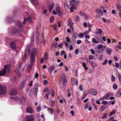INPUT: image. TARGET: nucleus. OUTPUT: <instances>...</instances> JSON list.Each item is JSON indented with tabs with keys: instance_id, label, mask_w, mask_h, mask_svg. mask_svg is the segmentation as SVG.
<instances>
[{
	"instance_id": "1",
	"label": "nucleus",
	"mask_w": 121,
	"mask_h": 121,
	"mask_svg": "<svg viewBox=\"0 0 121 121\" xmlns=\"http://www.w3.org/2000/svg\"><path fill=\"white\" fill-rule=\"evenodd\" d=\"M46 4L48 6H49V9L50 12H51L55 5V3L52 0H47Z\"/></svg>"
},
{
	"instance_id": "2",
	"label": "nucleus",
	"mask_w": 121,
	"mask_h": 121,
	"mask_svg": "<svg viewBox=\"0 0 121 121\" xmlns=\"http://www.w3.org/2000/svg\"><path fill=\"white\" fill-rule=\"evenodd\" d=\"M15 100L17 102L22 103L26 100L25 98L23 96L19 95L18 96H15Z\"/></svg>"
},
{
	"instance_id": "3",
	"label": "nucleus",
	"mask_w": 121,
	"mask_h": 121,
	"mask_svg": "<svg viewBox=\"0 0 121 121\" xmlns=\"http://www.w3.org/2000/svg\"><path fill=\"white\" fill-rule=\"evenodd\" d=\"M10 70L9 67L8 65H4V68L0 71V76H3L5 73L6 71H9Z\"/></svg>"
},
{
	"instance_id": "4",
	"label": "nucleus",
	"mask_w": 121,
	"mask_h": 121,
	"mask_svg": "<svg viewBox=\"0 0 121 121\" xmlns=\"http://www.w3.org/2000/svg\"><path fill=\"white\" fill-rule=\"evenodd\" d=\"M29 79V76H27L26 77L25 80H23L21 83L19 87L20 90H22L23 89L24 86L26 82V81H28Z\"/></svg>"
},
{
	"instance_id": "5",
	"label": "nucleus",
	"mask_w": 121,
	"mask_h": 121,
	"mask_svg": "<svg viewBox=\"0 0 121 121\" xmlns=\"http://www.w3.org/2000/svg\"><path fill=\"white\" fill-rule=\"evenodd\" d=\"M60 82H62L63 84V85L65 86L66 83L67 82V79L65 77V74L64 73H63L62 74L61 78L60 79Z\"/></svg>"
},
{
	"instance_id": "6",
	"label": "nucleus",
	"mask_w": 121,
	"mask_h": 121,
	"mask_svg": "<svg viewBox=\"0 0 121 121\" xmlns=\"http://www.w3.org/2000/svg\"><path fill=\"white\" fill-rule=\"evenodd\" d=\"M6 89L5 87L0 85V96L1 95H3L6 93Z\"/></svg>"
},
{
	"instance_id": "7",
	"label": "nucleus",
	"mask_w": 121,
	"mask_h": 121,
	"mask_svg": "<svg viewBox=\"0 0 121 121\" xmlns=\"http://www.w3.org/2000/svg\"><path fill=\"white\" fill-rule=\"evenodd\" d=\"M56 10L58 15L59 16H60L62 13L60 11V6L58 3L56 4Z\"/></svg>"
},
{
	"instance_id": "8",
	"label": "nucleus",
	"mask_w": 121,
	"mask_h": 121,
	"mask_svg": "<svg viewBox=\"0 0 121 121\" xmlns=\"http://www.w3.org/2000/svg\"><path fill=\"white\" fill-rule=\"evenodd\" d=\"M22 31L21 30H17L16 29H14L11 31V34L12 35L17 34H19Z\"/></svg>"
},
{
	"instance_id": "9",
	"label": "nucleus",
	"mask_w": 121,
	"mask_h": 121,
	"mask_svg": "<svg viewBox=\"0 0 121 121\" xmlns=\"http://www.w3.org/2000/svg\"><path fill=\"white\" fill-rule=\"evenodd\" d=\"M34 59L33 58H30V62L31 63L30 64L28 65L27 66V68L28 69L30 70L32 69L34 63Z\"/></svg>"
},
{
	"instance_id": "10",
	"label": "nucleus",
	"mask_w": 121,
	"mask_h": 121,
	"mask_svg": "<svg viewBox=\"0 0 121 121\" xmlns=\"http://www.w3.org/2000/svg\"><path fill=\"white\" fill-rule=\"evenodd\" d=\"M17 91L15 88L13 89L11 91L10 95H16L17 94Z\"/></svg>"
},
{
	"instance_id": "11",
	"label": "nucleus",
	"mask_w": 121,
	"mask_h": 121,
	"mask_svg": "<svg viewBox=\"0 0 121 121\" xmlns=\"http://www.w3.org/2000/svg\"><path fill=\"white\" fill-rule=\"evenodd\" d=\"M25 121H34L33 116L30 115V116H28L26 117Z\"/></svg>"
},
{
	"instance_id": "12",
	"label": "nucleus",
	"mask_w": 121,
	"mask_h": 121,
	"mask_svg": "<svg viewBox=\"0 0 121 121\" xmlns=\"http://www.w3.org/2000/svg\"><path fill=\"white\" fill-rule=\"evenodd\" d=\"M37 50V48H35L33 49L30 54V58H33V59H35V52Z\"/></svg>"
},
{
	"instance_id": "13",
	"label": "nucleus",
	"mask_w": 121,
	"mask_h": 121,
	"mask_svg": "<svg viewBox=\"0 0 121 121\" xmlns=\"http://www.w3.org/2000/svg\"><path fill=\"white\" fill-rule=\"evenodd\" d=\"M67 22L69 26L72 30L73 31V27L72 24H73L71 20L70 19H69L67 21Z\"/></svg>"
},
{
	"instance_id": "14",
	"label": "nucleus",
	"mask_w": 121,
	"mask_h": 121,
	"mask_svg": "<svg viewBox=\"0 0 121 121\" xmlns=\"http://www.w3.org/2000/svg\"><path fill=\"white\" fill-rule=\"evenodd\" d=\"M35 87L33 90L34 93L35 95L37 96L38 88V84L37 83L35 84Z\"/></svg>"
},
{
	"instance_id": "15",
	"label": "nucleus",
	"mask_w": 121,
	"mask_h": 121,
	"mask_svg": "<svg viewBox=\"0 0 121 121\" xmlns=\"http://www.w3.org/2000/svg\"><path fill=\"white\" fill-rule=\"evenodd\" d=\"M27 112L30 113L32 114L34 112L30 106L28 107L26 109Z\"/></svg>"
},
{
	"instance_id": "16",
	"label": "nucleus",
	"mask_w": 121,
	"mask_h": 121,
	"mask_svg": "<svg viewBox=\"0 0 121 121\" xmlns=\"http://www.w3.org/2000/svg\"><path fill=\"white\" fill-rule=\"evenodd\" d=\"M90 93L93 95H96L97 93V91L95 89H91L90 90Z\"/></svg>"
},
{
	"instance_id": "17",
	"label": "nucleus",
	"mask_w": 121,
	"mask_h": 121,
	"mask_svg": "<svg viewBox=\"0 0 121 121\" xmlns=\"http://www.w3.org/2000/svg\"><path fill=\"white\" fill-rule=\"evenodd\" d=\"M106 51L107 54L109 55H110L111 54V53L112 51L113 50L111 48H107L106 49Z\"/></svg>"
},
{
	"instance_id": "18",
	"label": "nucleus",
	"mask_w": 121,
	"mask_h": 121,
	"mask_svg": "<svg viewBox=\"0 0 121 121\" xmlns=\"http://www.w3.org/2000/svg\"><path fill=\"white\" fill-rule=\"evenodd\" d=\"M11 48L13 49H16L15 43V42H11L10 44Z\"/></svg>"
},
{
	"instance_id": "19",
	"label": "nucleus",
	"mask_w": 121,
	"mask_h": 121,
	"mask_svg": "<svg viewBox=\"0 0 121 121\" xmlns=\"http://www.w3.org/2000/svg\"><path fill=\"white\" fill-rule=\"evenodd\" d=\"M31 3L35 6L37 5L38 4L37 0H30Z\"/></svg>"
},
{
	"instance_id": "20",
	"label": "nucleus",
	"mask_w": 121,
	"mask_h": 121,
	"mask_svg": "<svg viewBox=\"0 0 121 121\" xmlns=\"http://www.w3.org/2000/svg\"><path fill=\"white\" fill-rule=\"evenodd\" d=\"M95 11L99 15L102 16L103 15V13L102 10L100 9H96Z\"/></svg>"
},
{
	"instance_id": "21",
	"label": "nucleus",
	"mask_w": 121,
	"mask_h": 121,
	"mask_svg": "<svg viewBox=\"0 0 121 121\" xmlns=\"http://www.w3.org/2000/svg\"><path fill=\"white\" fill-rule=\"evenodd\" d=\"M32 19L29 17H27L26 18H24V22H23V24H25V22H30L31 21Z\"/></svg>"
},
{
	"instance_id": "22",
	"label": "nucleus",
	"mask_w": 121,
	"mask_h": 121,
	"mask_svg": "<svg viewBox=\"0 0 121 121\" xmlns=\"http://www.w3.org/2000/svg\"><path fill=\"white\" fill-rule=\"evenodd\" d=\"M64 7L65 9L67 10L69 9V7L67 4V1L66 0H64Z\"/></svg>"
},
{
	"instance_id": "23",
	"label": "nucleus",
	"mask_w": 121,
	"mask_h": 121,
	"mask_svg": "<svg viewBox=\"0 0 121 121\" xmlns=\"http://www.w3.org/2000/svg\"><path fill=\"white\" fill-rule=\"evenodd\" d=\"M55 68V66L53 65L50 66L48 69V71L50 72H52Z\"/></svg>"
},
{
	"instance_id": "24",
	"label": "nucleus",
	"mask_w": 121,
	"mask_h": 121,
	"mask_svg": "<svg viewBox=\"0 0 121 121\" xmlns=\"http://www.w3.org/2000/svg\"><path fill=\"white\" fill-rule=\"evenodd\" d=\"M45 60H47L48 59V55L47 53H45L43 57Z\"/></svg>"
},
{
	"instance_id": "25",
	"label": "nucleus",
	"mask_w": 121,
	"mask_h": 121,
	"mask_svg": "<svg viewBox=\"0 0 121 121\" xmlns=\"http://www.w3.org/2000/svg\"><path fill=\"white\" fill-rule=\"evenodd\" d=\"M17 25L20 27L22 28V22L19 21H17L16 23Z\"/></svg>"
},
{
	"instance_id": "26",
	"label": "nucleus",
	"mask_w": 121,
	"mask_h": 121,
	"mask_svg": "<svg viewBox=\"0 0 121 121\" xmlns=\"http://www.w3.org/2000/svg\"><path fill=\"white\" fill-rule=\"evenodd\" d=\"M116 6L117 9L120 11H121V5L117 4L116 5Z\"/></svg>"
},
{
	"instance_id": "27",
	"label": "nucleus",
	"mask_w": 121,
	"mask_h": 121,
	"mask_svg": "<svg viewBox=\"0 0 121 121\" xmlns=\"http://www.w3.org/2000/svg\"><path fill=\"white\" fill-rule=\"evenodd\" d=\"M90 64L92 68L94 67L96 65V64L95 63L92 61L90 62Z\"/></svg>"
},
{
	"instance_id": "28",
	"label": "nucleus",
	"mask_w": 121,
	"mask_h": 121,
	"mask_svg": "<svg viewBox=\"0 0 121 121\" xmlns=\"http://www.w3.org/2000/svg\"><path fill=\"white\" fill-rule=\"evenodd\" d=\"M105 107L104 105H102L99 109V110L101 111L102 112L106 108Z\"/></svg>"
},
{
	"instance_id": "29",
	"label": "nucleus",
	"mask_w": 121,
	"mask_h": 121,
	"mask_svg": "<svg viewBox=\"0 0 121 121\" xmlns=\"http://www.w3.org/2000/svg\"><path fill=\"white\" fill-rule=\"evenodd\" d=\"M82 66L83 67L84 69L86 70L88 69V68L86 66V64L85 62H83L82 63Z\"/></svg>"
},
{
	"instance_id": "30",
	"label": "nucleus",
	"mask_w": 121,
	"mask_h": 121,
	"mask_svg": "<svg viewBox=\"0 0 121 121\" xmlns=\"http://www.w3.org/2000/svg\"><path fill=\"white\" fill-rule=\"evenodd\" d=\"M73 9H74L75 10H76L77 9V8L75 6H73L72 7H70V12H73L74 11Z\"/></svg>"
},
{
	"instance_id": "31",
	"label": "nucleus",
	"mask_w": 121,
	"mask_h": 121,
	"mask_svg": "<svg viewBox=\"0 0 121 121\" xmlns=\"http://www.w3.org/2000/svg\"><path fill=\"white\" fill-rule=\"evenodd\" d=\"M49 92H51V96L52 97H53L55 95V92L54 90L52 89H51L49 90Z\"/></svg>"
},
{
	"instance_id": "32",
	"label": "nucleus",
	"mask_w": 121,
	"mask_h": 121,
	"mask_svg": "<svg viewBox=\"0 0 121 121\" xmlns=\"http://www.w3.org/2000/svg\"><path fill=\"white\" fill-rule=\"evenodd\" d=\"M78 33H74L72 36V38L76 39L77 38Z\"/></svg>"
},
{
	"instance_id": "33",
	"label": "nucleus",
	"mask_w": 121,
	"mask_h": 121,
	"mask_svg": "<svg viewBox=\"0 0 121 121\" xmlns=\"http://www.w3.org/2000/svg\"><path fill=\"white\" fill-rule=\"evenodd\" d=\"M34 35L33 34L31 36V42L32 44H33L34 43Z\"/></svg>"
},
{
	"instance_id": "34",
	"label": "nucleus",
	"mask_w": 121,
	"mask_h": 121,
	"mask_svg": "<svg viewBox=\"0 0 121 121\" xmlns=\"http://www.w3.org/2000/svg\"><path fill=\"white\" fill-rule=\"evenodd\" d=\"M50 92H48V93L46 94L45 97L47 98V99H48V96L50 94Z\"/></svg>"
},
{
	"instance_id": "35",
	"label": "nucleus",
	"mask_w": 121,
	"mask_h": 121,
	"mask_svg": "<svg viewBox=\"0 0 121 121\" xmlns=\"http://www.w3.org/2000/svg\"><path fill=\"white\" fill-rule=\"evenodd\" d=\"M79 4V2L78 1H75V3L74 4V5H75V6H77Z\"/></svg>"
},
{
	"instance_id": "36",
	"label": "nucleus",
	"mask_w": 121,
	"mask_h": 121,
	"mask_svg": "<svg viewBox=\"0 0 121 121\" xmlns=\"http://www.w3.org/2000/svg\"><path fill=\"white\" fill-rule=\"evenodd\" d=\"M113 88L115 90H116L117 88V86L116 84H114L113 86Z\"/></svg>"
},
{
	"instance_id": "37",
	"label": "nucleus",
	"mask_w": 121,
	"mask_h": 121,
	"mask_svg": "<svg viewBox=\"0 0 121 121\" xmlns=\"http://www.w3.org/2000/svg\"><path fill=\"white\" fill-rule=\"evenodd\" d=\"M111 80L112 82H113L115 81V78L113 75H112L111 77Z\"/></svg>"
},
{
	"instance_id": "38",
	"label": "nucleus",
	"mask_w": 121,
	"mask_h": 121,
	"mask_svg": "<svg viewBox=\"0 0 121 121\" xmlns=\"http://www.w3.org/2000/svg\"><path fill=\"white\" fill-rule=\"evenodd\" d=\"M107 114L106 113H104L103 114V116L102 117V119H104L106 118L107 117V116H106Z\"/></svg>"
},
{
	"instance_id": "39",
	"label": "nucleus",
	"mask_w": 121,
	"mask_h": 121,
	"mask_svg": "<svg viewBox=\"0 0 121 121\" xmlns=\"http://www.w3.org/2000/svg\"><path fill=\"white\" fill-rule=\"evenodd\" d=\"M84 35L83 33H80L79 34L78 36L80 38H83L84 36Z\"/></svg>"
},
{
	"instance_id": "40",
	"label": "nucleus",
	"mask_w": 121,
	"mask_h": 121,
	"mask_svg": "<svg viewBox=\"0 0 121 121\" xmlns=\"http://www.w3.org/2000/svg\"><path fill=\"white\" fill-rule=\"evenodd\" d=\"M92 40L93 42L94 43H99L98 41H96V40L95 39L92 38Z\"/></svg>"
},
{
	"instance_id": "41",
	"label": "nucleus",
	"mask_w": 121,
	"mask_h": 121,
	"mask_svg": "<svg viewBox=\"0 0 121 121\" xmlns=\"http://www.w3.org/2000/svg\"><path fill=\"white\" fill-rule=\"evenodd\" d=\"M45 60L43 58H42L40 60V63L42 64L43 63H45Z\"/></svg>"
},
{
	"instance_id": "42",
	"label": "nucleus",
	"mask_w": 121,
	"mask_h": 121,
	"mask_svg": "<svg viewBox=\"0 0 121 121\" xmlns=\"http://www.w3.org/2000/svg\"><path fill=\"white\" fill-rule=\"evenodd\" d=\"M102 103L104 104H107L108 103H109V102H108L106 101L103 100L102 102Z\"/></svg>"
},
{
	"instance_id": "43",
	"label": "nucleus",
	"mask_w": 121,
	"mask_h": 121,
	"mask_svg": "<svg viewBox=\"0 0 121 121\" xmlns=\"http://www.w3.org/2000/svg\"><path fill=\"white\" fill-rule=\"evenodd\" d=\"M75 0H71L69 2V3H70L71 4H74L75 2Z\"/></svg>"
},
{
	"instance_id": "44",
	"label": "nucleus",
	"mask_w": 121,
	"mask_h": 121,
	"mask_svg": "<svg viewBox=\"0 0 121 121\" xmlns=\"http://www.w3.org/2000/svg\"><path fill=\"white\" fill-rule=\"evenodd\" d=\"M48 110L51 113H53V111L52 109L51 108H48Z\"/></svg>"
},
{
	"instance_id": "45",
	"label": "nucleus",
	"mask_w": 121,
	"mask_h": 121,
	"mask_svg": "<svg viewBox=\"0 0 121 121\" xmlns=\"http://www.w3.org/2000/svg\"><path fill=\"white\" fill-rule=\"evenodd\" d=\"M108 61L106 59H105L104 60V62H103V63H102V64L103 65H106Z\"/></svg>"
},
{
	"instance_id": "46",
	"label": "nucleus",
	"mask_w": 121,
	"mask_h": 121,
	"mask_svg": "<svg viewBox=\"0 0 121 121\" xmlns=\"http://www.w3.org/2000/svg\"><path fill=\"white\" fill-rule=\"evenodd\" d=\"M26 55H27V54L25 53V55H24V56L23 57V61H25L26 60V57H27Z\"/></svg>"
},
{
	"instance_id": "47",
	"label": "nucleus",
	"mask_w": 121,
	"mask_h": 121,
	"mask_svg": "<svg viewBox=\"0 0 121 121\" xmlns=\"http://www.w3.org/2000/svg\"><path fill=\"white\" fill-rule=\"evenodd\" d=\"M54 19V17L53 16H52L50 19V23L52 22Z\"/></svg>"
},
{
	"instance_id": "48",
	"label": "nucleus",
	"mask_w": 121,
	"mask_h": 121,
	"mask_svg": "<svg viewBox=\"0 0 121 121\" xmlns=\"http://www.w3.org/2000/svg\"><path fill=\"white\" fill-rule=\"evenodd\" d=\"M43 83L44 85L46 86L48 84V81L46 80H45L43 81Z\"/></svg>"
},
{
	"instance_id": "49",
	"label": "nucleus",
	"mask_w": 121,
	"mask_h": 121,
	"mask_svg": "<svg viewBox=\"0 0 121 121\" xmlns=\"http://www.w3.org/2000/svg\"><path fill=\"white\" fill-rule=\"evenodd\" d=\"M118 76L119 82H121V75L119 73L118 74Z\"/></svg>"
},
{
	"instance_id": "50",
	"label": "nucleus",
	"mask_w": 121,
	"mask_h": 121,
	"mask_svg": "<svg viewBox=\"0 0 121 121\" xmlns=\"http://www.w3.org/2000/svg\"><path fill=\"white\" fill-rule=\"evenodd\" d=\"M114 119V118L113 117H112L109 118V119L108 120V121H113Z\"/></svg>"
},
{
	"instance_id": "51",
	"label": "nucleus",
	"mask_w": 121,
	"mask_h": 121,
	"mask_svg": "<svg viewBox=\"0 0 121 121\" xmlns=\"http://www.w3.org/2000/svg\"><path fill=\"white\" fill-rule=\"evenodd\" d=\"M79 52V50L78 49H76L75 51V54H78Z\"/></svg>"
},
{
	"instance_id": "52",
	"label": "nucleus",
	"mask_w": 121,
	"mask_h": 121,
	"mask_svg": "<svg viewBox=\"0 0 121 121\" xmlns=\"http://www.w3.org/2000/svg\"><path fill=\"white\" fill-rule=\"evenodd\" d=\"M89 107V106L88 103L86 104L84 108L85 109H86Z\"/></svg>"
},
{
	"instance_id": "53",
	"label": "nucleus",
	"mask_w": 121,
	"mask_h": 121,
	"mask_svg": "<svg viewBox=\"0 0 121 121\" xmlns=\"http://www.w3.org/2000/svg\"><path fill=\"white\" fill-rule=\"evenodd\" d=\"M89 58L90 60H92L93 59L94 56L91 55H90L89 56Z\"/></svg>"
},
{
	"instance_id": "54",
	"label": "nucleus",
	"mask_w": 121,
	"mask_h": 121,
	"mask_svg": "<svg viewBox=\"0 0 121 121\" xmlns=\"http://www.w3.org/2000/svg\"><path fill=\"white\" fill-rule=\"evenodd\" d=\"M115 66L117 68H118L119 66V64L117 63H115Z\"/></svg>"
},
{
	"instance_id": "55",
	"label": "nucleus",
	"mask_w": 121,
	"mask_h": 121,
	"mask_svg": "<svg viewBox=\"0 0 121 121\" xmlns=\"http://www.w3.org/2000/svg\"><path fill=\"white\" fill-rule=\"evenodd\" d=\"M66 41L68 43H69L70 41V39L69 37H66Z\"/></svg>"
},
{
	"instance_id": "56",
	"label": "nucleus",
	"mask_w": 121,
	"mask_h": 121,
	"mask_svg": "<svg viewBox=\"0 0 121 121\" xmlns=\"http://www.w3.org/2000/svg\"><path fill=\"white\" fill-rule=\"evenodd\" d=\"M63 45V44L62 43H60L58 45V47L59 48H61L62 47Z\"/></svg>"
},
{
	"instance_id": "57",
	"label": "nucleus",
	"mask_w": 121,
	"mask_h": 121,
	"mask_svg": "<svg viewBox=\"0 0 121 121\" xmlns=\"http://www.w3.org/2000/svg\"><path fill=\"white\" fill-rule=\"evenodd\" d=\"M71 81L73 84V85L75 83V81L74 80L73 78H71Z\"/></svg>"
},
{
	"instance_id": "58",
	"label": "nucleus",
	"mask_w": 121,
	"mask_h": 121,
	"mask_svg": "<svg viewBox=\"0 0 121 121\" xmlns=\"http://www.w3.org/2000/svg\"><path fill=\"white\" fill-rule=\"evenodd\" d=\"M89 32V31L88 30H87L84 32L83 33V34L84 35H86L88 34Z\"/></svg>"
},
{
	"instance_id": "59",
	"label": "nucleus",
	"mask_w": 121,
	"mask_h": 121,
	"mask_svg": "<svg viewBox=\"0 0 121 121\" xmlns=\"http://www.w3.org/2000/svg\"><path fill=\"white\" fill-rule=\"evenodd\" d=\"M97 29L99 33L101 34L102 32V30L101 29L98 28Z\"/></svg>"
},
{
	"instance_id": "60",
	"label": "nucleus",
	"mask_w": 121,
	"mask_h": 121,
	"mask_svg": "<svg viewBox=\"0 0 121 121\" xmlns=\"http://www.w3.org/2000/svg\"><path fill=\"white\" fill-rule=\"evenodd\" d=\"M103 46L102 45L100 44L98 46L97 48L98 49H99L102 48V47Z\"/></svg>"
},
{
	"instance_id": "61",
	"label": "nucleus",
	"mask_w": 121,
	"mask_h": 121,
	"mask_svg": "<svg viewBox=\"0 0 121 121\" xmlns=\"http://www.w3.org/2000/svg\"><path fill=\"white\" fill-rule=\"evenodd\" d=\"M57 25L56 24H55L54 25V28L55 31L57 30Z\"/></svg>"
},
{
	"instance_id": "62",
	"label": "nucleus",
	"mask_w": 121,
	"mask_h": 121,
	"mask_svg": "<svg viewBox=\"0 0 121 121\" xmlns=\"http://www.w3.org/2000/svg\"><path fill=\"white\" fill-rule=\"evenodd\" d=\"M76 20L77 21H79V17L78 16H76Z\"/></svg>"
},
{
	"instance_id": "63",
	"label": "nucleus",
	"mask_w": 121,
	"mask_h": 121,
	"mask_svg": "<svg viewBox=\"0 0 121 121\" xmlns=\"http://www.w3.org/2000/svg\"><path fill=\"white\" fill-rule=\"evenodd\" d=\"M55 101H51V105L52 106H54L55 105Z\"/></svg>"
},
{
	"instance_id": "64",
	"label": "nucleus",
	"mask_w": 121,
	"mask_h": 121,
	"mask_svg": "<svg viewBox=\"0 0 121 121\" xmlns=\"http://www.w3.org/2000/svg\"><path fill=\"white\" fill-rule=\"evenodd\" d=\"M115 112V111H113L112 112H111L110 113L109 116H111Z\"/></svg>"
}]
</instances>
